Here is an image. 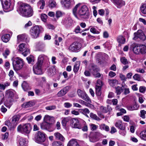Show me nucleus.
Wrapping results in <instances>:
<instances>
[{"label":"nucleus","instance_id":"27","mask_svg":"<svg viewBox=\"0 0 146 146\" xmlns=\"http://www.w3.org/2000/svg\"><path fill=\"white\" fill-rule=\"evenodd\" d=\"M140 9L141 13L146 15V3H142L140 7Z\"/></svg>","mask_w":146,"mask_h":146},{"label":"nucleus","instance_id":"55","mask_svg":"<svg viewBox=\"0 0 146 146\" xmlns=\"http://www.w3.org/2000/svg\"><path fill=\"white\" fill-rule=\"evenodd\" d=\"M8 75L10 77V80H12V78L14 75V72L12 70H10L9 72Z\"/></svg>","mask_w":146,"mask_h":146},{"label":"nucleus","instance_id":"1","mask_svg":"<svg viewBox=\"0 0 146 146\" xmlns=\"http://www.w3.org/2000/svg\"><path fill=\"white\" fill-rule=\"evenodd\" d=\"M79 3L76 5L73 9V13L75 16L78 18L77 15L81 18L84 19H87L89 17V13L88 9L86 5L82 6L78 11L77 13L76 11L80 5Z\"/></svg>","mask_w":146,"mask_h":146},{"label":"nucleus","instance_id":"41","mask_svg":"<svg viewBox=\"0 0 146 146\" xmlns=\"http://www.w3.org/2000/svg\"><path fill=\"white\" fill-rule=\"evenodd\" d=\"M56 70L54 67L51 68L48 71V74L50 76H53L56 73Z\"/></svg>","mask_w":146,"mask_h":146},{"label":"nucleus","instance_id":"54","mask_svg":"<svg viewBox=\"0 0 146 146\" xmlns=\"http://www.w3.org/2000/svg\"><path fill=\"white\" fill-rule=\"evenodd\" d=\"M141 115L140 117L143 118H145V115L146 114V111L144 110H142L140 111Z\"/></svg>","mask_w":146,"mask_h":146},{"label":"nucleus","instance_id":"52","mask_svg":"<svg viewBox=\"0 0 146 146\" xmlns=\"http://www.w3.org/2000/svg\"><path fill=\"white\" fill-rule=\"evenodd\" d=\"M120 60L122 63L124 64H127L128 63V62L127 59L124 57L121 58Z\"/></svg>","mask_w":146,"mask_h":146},{"label":"nucleus","instance_id":"15","mask_svg":"<svg viewBox=\"0 0 146 146\" xmlns=\"http://www.w3.org/2000/svg\"><path fill=\"white\" fill-rule=\"evenodd\" d=\"M19 50L21 51H25L22 53V54L25 56H26L30 53L29 50L27 48L25 43H21L19 45Z\"/></svg>","mask_w":146,"mask_h":146},{"label":"nucleus","instance_id":"28","mask_svg":"<svg viewBox=\"0 0 146 146\" xmlns=\"http://www.w3.org/2000/svg\"><path fill=\"white\" fill-rule=\"evenodd\" d=\"M72 0H62V2L64 6L68 8L70 6Z\"/></svg>","mask_w":146,"mask_h":146},{"label":"nucleus","instance_id":"6","mask_svg":"<svg viewBox=\"0 0 146 146\" xmlns=\"http://www.w3.org/2000/svg\"><path fill=\"white\" fill-rule=\"evenodd\" d=\"M102 86V82L100 80H97L95 88L96 93L98 96V99L100 102L103 101V97L101 96V87Z\"/></svg>","mask_w":146,"mask_h":146},{"label":"nucleus","instance_id":"23","mask_svg":"<svg viewBox=\"0 0 146 146\" xmlns=\"http://www.w3.org/2000/svg\"><path fill=\"white\" fill-rule=\"evenodd\" d=\"M54 135L56 139L57 140H58L62 141H64L65 140V138L64 137L58 132L54 133Z\"/></svg>","mask_w":146,"mask_h":146},{"label":"nucleus","instance_id":"12","mask_svg":"<svg viewBox=\"0 0 146 146\" xmlns=\"http://www.w3.org/2000/svg\"><path fill=\"white\" fill-rule=\"evenodd\" d=\"M19 118L20 116L19 115H14L12 117L11 122L8 123L7 125L10 127V128L14 127L17 124Z\"/></svg>","mask_w":146,"mask_h":146},{"label":"nucleus","instance_id":"32","mask_svg":"<svg viewBox=\"0 0 146 146\" xmlns=\"http://www.w3.org/2000/svg\"><path fill=\"white\" fill-rule=\"evenodd\" d=\"M47 58V56L44 55H40L38 57V61L37 63L42 65L43 60Z\"/></svg>","mask_w":146,"mask_h":146},{"label":"nucleus","instance_id":"11","mask_svg":"<svg viewBox=\"0 0 146 146\" xmlns=\"http://www.w3.org/2000/svg\"><path fill=\"white\" fill-rule=\"evenodd\" d=\"M13 0H1L3 8L5 9H10L11 10L13 6L11 5V2Z\"/></svg>","mask_w":146,"mask_h":146},{"label":"nucleus","instance_id":"8","mask_svg":"<svg viewBox=\"0 0 146 146\" xmlns=\"http://www.w3.org/2000/svg\"><path fill=\"white\" fill-rule=\"evenodd\" d=\"M45 135V134L43 132L37 131L35 137L36 141L39 143L44 142L46 140Z\"/></svg>","mask_w":146,"mask_h":146},{"label":"nucleus","instance_id":"35","mask_svg":"<svg viewBox=\"0 0 146 146\" xmlns=\"http://www.w3.org/2000/svg\"><path fill=\"white\" fill-rule=\"evenodd\" d=\"M108 110L107 109L106 107L103 106H101L100 108V110L103 113H106L108 111H110L112 110L111 108L109 106H107Z\"/></svg>","mask_w":146,"mask_h":146},{"label":"nucleus","instance_id":"10","mask_svg":"<svg viewBox=\"0 0 146 146\" xmlns=\"http://www.w3.org/2000/svg\"><path fill=\"white\" fill-rule=\"evenodd\" d=\"M70 125L71 127L74 128L81 129L82 126L80 124L79 120L77 118H73L70 120Z\"/></svg>","mask_w":146,"mask_h":146},{"label":"nucleus","instance_id":"45","mask_svg":"<svg viewBox=\"0 0 146 146\" xmlns=\"http://www.w3.org/2000/svg\"><path fill=\"white\" fill-rule=\"evenodd\" d=\"M115 92L117 95H119L123 92L122 88L118 86L115 88Z\"/></svg>","mask_w":146,"mask_h":146},{"label":"nucleus","instance_id":"36","mask_svg":"<svg viewBox=\"0 0 146 146\" xmlns=\"http://www.w3.org/2000/svg\"><path fill=\"white\" fill-rule=\"evenodd\" d=\"M100 128L102 130H104L106 131H109V127L106 125L104 124H102L100 125Z\"/></svg>","mask_w":146,"mask_h":146},{"label":"nucleus","instance_id":"46","mask_svg":"<svg viewBox=\"0 0 146 146\" xmlns=\"http://www.w3.org/2000/svg\"><path fill=\"white\" fill-rule=\"evenodd\" d=\"M56 2L54 0H51L50 2L49 7L51 8H53L55 7L56 5Z\"/></svg>","mask_w":146,"mask_h":146},{"label":"nucleus","instance_id":"30","mask_svg":"<svg viewBox=\"0 0 146 146\" xmlns=\"http://www.w3.org/2000/svg\"><path fill=\"white\" fill-rule=\"evenodd\" d=\"M139 107V106L138 105L136 104L133 105H129L127 107V109L131 111L137 110Z\"/></svg>","mask_w":146,"mask_h":146},{"label":"nucleus","instance_id":"34","mask_svg":"<svg viewBox=\"0 0 146 146\" xmlns=\"http://www.w3.org/2000/svg\"><path fill=\"white\" fill-rule=\"evenodd\" d=\"M26 36L25 34L20 35L17 36V41L18 43L23 41L26 38Z\"/></svg>","mask_w":146,"mask_h":146},{"label":"nucleus","instance_id":"19","mask_svg":"<svg viewBox=\"0 0 146 146\" xmlns=\"http://www.w3.org/2000/svg\"><path fill=\"white\" fill-rule=\"evenodd\" d=\"M112 2L119 8H120L125 4V2L122 0H111Z\"/></svg>","mask_w":146,"mask_h":146},{"label":"nucleus","instance_id":"26","mask_svg":"<svg viewBox=\"0 0 146 146\" xmlns=\"http://www.w3.org/2000/svg\"><path fill=\"white\" fill-rule=\"evenodd\" d=\"M34 105L35 103L34 102H29L23 104L22 107L23 108H27L33 106Z\"/></svg>","mask_w":146,"mask_h":146},{"label":"nucleus","instance_id":"21","mask_svg":"<svg viewBox=\"0 0 146 146\" xmlns=\"http://www.w3.org/2000/svg\"><path fill=\"white\" fill-rule=\"evenodd\" d=\"M73 23V21L70 17L66 18L63 21V23L67 27H69L72 25Z\"/></svg>","mask_w":146,"mask_h":146},{"label":"nucleus","instance_id":"7","mask_svg":"<svg viewBox=\"0 0 146 146\" xmlns=\"http://www.w3.org/2000/svg\"><path fill=\"white\" fill-rule=\"evenodd\" d=\"M133 48V51L136 54L141 53L144 54L146 53V46L145 45L135 44Z\"/></svg>","mask_w":146,"mask_h":146},{"label":"nucleus","instance_id":"38","mask_svg":"<svg viewBox=\"0 0 146 146\" xmlns=\"http://www.w3.org/2000/svg\"><path fill=\"white\" fill-rule=\"evenodd\" d=\"M117 41L120 44H124L125 42V39L123 36H119L117 37Z\"/></svg>","mask_w":146,"mask_h":146},{"label":"nucleus","instance_id":"64","mask_svg":"<svg viewBox=\"0 0 146 146\" xmlns=\"http://www.w3.org/2000/svg\"><path fill=\"white\" fill-rule=\"evenodd\" d=\"M64 106L65 107L68 108L71 107L72 106V104L66 102L64 103Z\"/></svg>","mask_w":146,"mask_h":146},{"label":"nucleus","instance_id":"17","mask_svg":"<svg viewBox=\"0 0 146 146\" xmlns=\"http://www.w3.org/2000/svg\"><path fill=\"white\" fill-rule=\"evenodd\" d=\"M69 86H66L62 89L57 93V96L58 97H61L65 95L68 91L70 89Z\"/></svg>","mask_w":146,"mask_h":146},{"label":"nucleus","instance_id":"62","mask_svg":"<svg viewBox=\"0 0 146 146\" xmlns=\"http://www.w3.org/2000/svg\"><path fill=\"white\" fill-rule=\"evenodd\" d=\"M120 77L122 80L124 82L126 81L127 78L125 75L122 74H120Z\"/></svg>","mask_w":146,"mask_h":146},{"label":"nucleus","instance_id":"56","mask_svg":"<svg viewBox=\"0 0 146 146\" xmlns=\"http://www.w3.org/2000/svg\"><path fill=\"white\" fill-rule=\"evenodd\" d=\"M90 125V129L92 131L96 129L98 127L97 126L93 124H91Z\"/></svg>","mask_w":146,"mask_h":146},{"label":"nucleus","instance_id":"25","mask_svg":"<svg viewBox=\"0 0 146 146\" xmlns=\"http://www.w3.org/2000/svg\"><path fill=\"white\" fill-rule=\"evenodd\" d=\"M67 146H79L76 139H72L68 143Z\"/></svg>","mask_w":146,"mask_h":146},{"label":"nucleus","instance_id":"37","mask_svg":"<svg viewBox=\"0 0 146 146\" xmlns=\"http://www.w3.org/2000/svg\"><path fill=\"white\" fill-rule=\"evenodd\" d=\"M115 125L116 127L120 129L125 127V126H123L122 121L120 120L117 121L115 123Z\"/></svg>","mask_w":146,"mask_h":146},{"label":"nucleus","instance_id":"57","mask_svg":"<svg viewBox=\"0 0 146 146\" xmlns=\"http://www.w3.org/2000/svg\"><path fill=\"white\" fill-rule=\"evenodd\" d=\"M90 116L91 118L95 119L97 120L98 118V117L96 115L92 113H90Z\"/></svg>","mask_w":146,"mask_h":146},{"label":"nucleus","instance_id":"3","mask_svg":"<svg viewBox=\"0 0 146 146\" xmlns=\"http://www.w3.org/2000/svg\"><path fill=\"white\" fill-rule=\"evenodd\" d=\"M12 64L13 69L16 72L21 70L24 64L23 60L19 57L13 58L12 59Z\"/></svg>","mask_w":146,"mask_h":146},{"label":"nucleus","instance_id":"59","mask_svg":"<svg viewBox=\"0 0 146 146\" xmlns=\"http://www.w3.org/2000/svg\"><path fill=\"white\" fill-rule=\"evenodd\" d=\"M62 12L60 11H58L56 12V17L57 18H58L62 16Z\"/></svg>","mask_w":146,"mask_h":146},{"label":"nucleus","instance_id":"53","mask_svg":"<svg viewBox=\"0 0 146 146\" xmlns=\"http://www.w3.org/2000/svg\"><path fill=\"white\" fill-rule=\"evenodd\" d=\"M27 59L28 62L29 63H31L34 61L33 57L32 56H31L30 57H27Z\"/></svg>","mask_w":146,"mask_h":146},{"label":"nucleus","instance_id":"2","mask_svg":"<svg viewBox=\"0 0 146 146\" xmlns=\"http://www.w3.org/2000/svg\"><path fill=\"white\" fill-rule=\"evenodd\" d=\"M19 10L20 14L23 16L30 17L33 14V10L31 7L26 4H21L19 6Z\"/></svg>","mask_w":146,"mask_h":146},{"label":"nucleus","instance_id":"5","mask_svg":"<svg viewBox=\"0 0 146 146\" xmlns=\"http://www.w3.org/2000/svg\"><path fill=\"white\" fill-rule=\"evenodd\" d=\"M43 30L41 26H35L31 28L30 31V34L33 38H36L39 36L40 32Z\"/></svg>","mask_w":146,"mask_h":146},{"label":"nucleus","instance_id":"42","mask_svg":"<svg viewBox=\"0 0 146 146\" xmlns=\"http://www.w3.org/2000/svg\"><path fill=\"white\" fill-rule=\"evenodd\" d=\"M70 119L68 117H64L62 120V123L63 126H65L67 123L70 121Z\"/></svg>","mask_w":146,"mask_h":146},{"label":"nucleus","instance_id":"51","mask_svg":"<svg viewBox=\"0 0 146 146\" xmlns=\"http://www.w3.org/2000/svg\"><path fill=\"white\" fill-rule=\"evenodd\" d=\"M47 17V16L44 14H42L41 15V18L42 21L44 22H46V21Z\"/></svg>","mask_w":146,"mask_h":146},{"label":"nucleus","instance_id":"13","mask_svg":"<svg viewBox=\"0 0 146 146\" xmlns=\"http://www.w3.org/2000/svg\"><path fill=\"white\" fill-rule=\"evenodd\" d=\"M81 47L80 43L77 42H75L71 44L69 46L68 49L71 52H76Z\"/></svg>","mask_w":146,"mask_h":146},{"label":"nucleus","instance_id":"50","mask_svg":"<svg viewBox=\"0 0 146 146\" xmlns=\"http://www.w3.org/2000/svg\"><path fill=\"white\" fill-rule=\"evenodd\" d=\"M90 32L93 34H98L100 32L94 27H92L90 29Z\"/></svg>","mask_w":146,"mask_h":146},{"label":"nucleus","instance_id":"60","mask_svg":"<svg viewBox=\"0 0 146 146\" xmlns=\"http://www.w3.org/2000/svg\"><path fill=\"white\" fill-rule=\"evenodd\" d=\"M136 71L137 72H139L142 74L145 72L144 70L143 69L141 68H137L136 70Z\"/></svg>","mask_w":146,"mask_h":146},{"label":"nucleus","instance_id":"18","mask_svg":"<svg viewBox=\"0 0 146 146\" xmlns=\"http://www.w3.org/2000/svg\"><path fill=\"white\" fill-rule=\"evenodd\" d=\"M90 71L92 73L93 75L95 78H99L101 76V74L98 72V69L96 66H92L90 68Z\"/></svg>","mask_w":146,"mask_h":146},{"label":"nucleus","instance_id":"4","mask_svg":"<svg viewBox=\"0 0 146 146\" xmlns=\"http://www.w3.org/2000/svg\"><path fill=\"white\" fill-rule=\"evenodd\" d=\"M32 129L31 124L26 123L19 125L17 128V131L23 133L28 134L29 133Z\"/></svg>","mask_w":146,"mask_h":146},{"label":"nucleus","instance_id":"20","mask_svg":"<svg viewBox=\"0 0 146 146\" xmlns=\"http://www.w3.org/2000/svg\"><path fill=\"white\" fill-rule=\"evenodd\" d=\"M15 93V92L13 90H9L6 91L5 92V96L8 98H12L14 96V94Z\"/></svg>","mask_w":146,"mask_h":146},{"label":"nucleus","instance_id":"29","mask_svg":"<svg viewBox=\"0 0 146 146\" xmlns=\"http://www.w3.org/2000/svg\"><path fill=\"white\" fill-rule=\"evenodd\" d=\"M22 86L24 91H27L31 89L28 83L25 81H23V83Z\"/></svg>","mask_w":146,"mask_h":146},{"label":"nucleus","instance_id":"48","mask_svg":"<svg viewBox=\"0 0 146 146\" xmlns=\"http://www.w3.org/2000/svg\"><path fill=\"white\" fill-rule=\"evenodd\" d=\"M56 107L55 106H50L45 107V109L47 110H55L56 109Z\"/></svg>","mask_w":146,"mask_h":146},{"label":"nucleus","instance_id":"43","mask_svg":"<svg viewBox=\"0 0 146 146\" xmlns=\"http://www.w3.org/2000/svg\"><path fill=\"white\" fill-rule=\"evenodd\" d=\"M45 5V1L44 0H40L38 3V5H40V8L41 9H43Z\"/></svg>","mask_w":146,"mask_h":146},{"label":"nucleus","instance_id":"14","mask_svg":"<svg viewBox=\"0 0 146 146\" xmlns=\"http://www.w3.org/2000/svg\"><path fill=\"white\" fill-rule=\"evenodd\" d=\"M134 37L133 39L136 40L138 38L142 40H145L146 39V37L143 32L141 30H139L137 33H134Z\"/></svg>","mask_w":146,"mask_h":146},{"label":"nucleus","instance_id":"16","mask_svg":"<svg viewBox=\"0 0 146 146\" xmlns=\"http://www.w3.org/2000/svg\"><path fill=\"white\" fill-rule=\"evenodd\" d=\"M42 65L36 63L33 66V69L35 74L39 75L42 74L41 70Z\"/></svg>","mask_w":146,"mask_h":146},{"label":"nucleus","instance_id":"44","mask_svg":"<svg viewBox=\"0 0 146 146\" xmlns=\"http://www.w3.org/2000/svg\"><path fill=\"white\" fill-rule=\"evenodd\" d=\"M133 78L135 80L138 81L141 80V77L140 74H135L133 77Z\"/></svg>","mask_w":146,"mask_h":146},{"label":"nucleus","instance_id":"9","mask_svg":"<svg viewBox=\"0 0 146 146\" xmlns=\"http://www.w3.org/2000/svg\"><path fill=\"white\" fill-rule=\"evenodd\" d=\"M77 93L78 96L82 99L85 100L87 102H91L90 99L84 91L79 89L78 90Z\"/></svg>","mask_w":146,"mask_h":146},{"label":"nucleus","instance_id":"39","mask_svg":"<svg viewBox=\"0 0 146 146\" xmlns=\"http://www.w3.org/2000/svg\"><path fill=\"white\" fill-rule=\"evenodd\" d=\"M108 82L109 84L111 86H113L118 83V81L116 80H109Z\"/></svg>","mask_w":146,"mask_h":146},{"label":"nucleus","instance_id":"61","mask_svg":"<svg viewBox=\"0 0 146 146\" xmlns=\"http://www.w3.org/2000/svg\"><path fill=\"white\" fill-rule=\"evenodd\" d=\"M82 113L84 115H86L87 113H89L90 111L87 108H85L82 110Z\"/></svg>","mask_w":146,"mask_h":146},{"label":"nucleus","instance_id":"49","mask_svg":"<svg viewBox=\"0 0 146 146\" xmlns=\"http://www.w3.org/2000/svg\"><path fill=\"white\" fill-rule=\"evenodd\" d=\"M52 146H63V145L60 142L55 141L52 143Z\"/></svg>","mask_w":146,"mask_h":146},{"label":"nucleus","instance_id":"63","mask_svg":"<svg viewBox=\"0 0 146 146\" xmlns=\"http://www.w3.org/2000/svg\"><path fill=\"white\" fill-rule=\"evenodd\" d=\"M146 90V88L145 87L141 86L139 88V90L140 92L142 93H144Z\"/></svg>","mask_w":146,"mask_h":146},{"label":"nucleus","instance_id":"31","mask_svg":"<svg viewBox=\"0 0 146 146\" xmlns=\"http://www.w3.org/2000/svg\"><path fill=\"white\" fill-rule=\"evenodd\" d=\"M19 143L21 146H27L28 141L25 139L21 138L19 140Z\"/></svg>","mask_w":146,"mask_h":146},{"label":"nucleus","instance_id":"24","mask_svg":"<svg viewBox=\"0 0 146 146\" xmlns=\"http://www.w3.org/2000/svg\"><path fill=\"white\" fill-rule=\"evenodd\" d=\"M10 38V35L9 34H5L2 36L1 39L5 42H7L9 40Z\"/></svg>","mask_w":146,"mask_h":146},{"label":"nucleus","instance_id":"47","mask_svg":"<svg viewBox=\"0 0 146 146\" xmlns=\"http://www.w3.org/2000/svg\"><path fill=\"white\" fill-rule=\"evenodd\" d=\"M125 127L120 129V130L119 131V133L120 134L123 136H124L126 134V131L125 130Z\"/></svg>","mask_w":146,"mask_h":146},{"label":"nucleus","instance_id":"58","mask_svg":"<svg viewBox=\"0 0 146 146\" xmlns=\"http://www.w3.org/2000/svg\"><path fill=\"white\" fill-rule=\"evenodd\" d=\"M10 53L9 51L7 49H6L4 52L3 53V56L5 58L7 57V56L9 55Z\"/></svg>","mask_w":146,"mask_h":146},{"label":"nucleus","instance_id":"22","mask_svg":"<svg viewBox=\"0 0 146 146\" xmlns=\"http://www.w3.org/2000/svg\"><path fill=\"white\" fill-rule=\"evenodd\" d=\"M44 120L46 123L50 124H52L54 121L53 117L48 115H45L44 118Z\"/></svg>","mask_w":146,"mask_h":146},{"label":"nucleus","instance_id":"33","mask_svg":"<svg viewBox=\"0 0 146 146\" xmlns=\"http://www.w3.org/2000/svg\"><path fill=\"white\" fill-rule=\"evenodd\" d=\"M80 65V62H76L74 66L73 71L75 73H76L78 70Z\"/></svg>","mask_w":146,"mask_h":146},{"label":"nucleus","instance_id":"40","mask_svg":"<svg viewBox=\"0 0 146 146\" xmlns=\"http://www.w3.org/2000/svg\"><path fill=\"white\" fill-rule=\"evenodd\" d=\"M140 135V137L142 139L146 141V130L141 132Z\"/></svg>","mask_w":146,"mask_h":146}]
</instances>
